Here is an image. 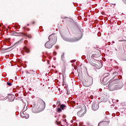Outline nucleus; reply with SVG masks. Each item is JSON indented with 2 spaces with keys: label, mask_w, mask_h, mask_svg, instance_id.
Returning a JSON list of instances; mask_svg holds the SVG:
<instances>
[{
  "label": "nucleus",
  "mask_w": 126,
  "mask_h": 126,
  "mask_svg": "<svg viewBox=\"0 0 126 126\" xmlns=\"http://www.w3.org/2000/svg\"><path fill=\"white\" fill-rule=\"evenodd\" d=\"M123 87V85H114L113 83H111L108 85V89L110 91H114L115 90H119V89H121Z\"/></svg>",
  "instance_id": "f257e3e1"
},
{
  "label": "nucleus",
  "mask_w": 126,
  "mask_h": 126,
  "mask_svg": "<svg viewBox=\"0 0 126 126\" xmlns=\"http://www.w3.org/2000/svg\"><path fill=\"white\" fill-rule=\"evenodd\" d=\"M48 39L49 40L48 41L49 42L55 45V44L57 43V40L58 39V37H57V35H56L55 33H54L49 35Z\"/></svg>",
  "instance_id": "f03ea898"
},
{
  "label": "nucleus",
  "mask_w": 126,
  "mask_h": 126,
  "mask_svg": "<svg viewBox=\"0 0 126 126\" xmlns=\"http://www.w3.org/2000/svg\"><path fill=\"white\" fill-rule=\"evenodd\" d=\"M63 39V40H64L65 41H67V42H76L77 41H78L79 40H80V38H72V39H69L67 38L66 37H64V36H63L62 35H61Z\"/></svg>",
  "instance_id": "7ed1b4c3"
},
{
  "label": "nucleus",
  "mask_w": 126,
  "mask_h": 126,
  "mask_svg": "<svg viewBox=\"0 0 126 126\" xmlns=\"http://www.w3.org/2000/svg\"><path fill=\"white\" fill-rule=\"evenodd\" d=\"M86 114V111L84 109L81 108L77 113V116L80 118L83 117Z\"/></svg>",
  "instance_id": "20e7f679"
},
{
  "label": "nucleus",
  "mask_w": 126,
  "mask_h": 126,
  "mask_svg": "<svg viewBox=\"0 0 126 126\" xmlns=\"http://www.w3.org/2000/svg\"><path fill=\"white\" fill-rule=\"evenodd\" d=\"M92 109L93 111H97L99 109V103L97 102H94L92 105Z\"/></svg>",
  "instance_id": "39448f33"
},
{
  "label": "nucleus",
  "mask_w": 126,
  "mask_h": 126,
  "mask_svg": "<svg viewBox=\"0 0 126 126\" xmlns=\"http://www.w3.org/2000/svg\"><path fill=\"white\" fill-rule=\"evenodd\" d=\"M100 81L103 85H106V84L109 82V80L108 78L103 77L100 78Z\"/></svg>",
  "instance_id": "423d86ee"
},
{
  "label": "nucleus",
  "mask_w": 126,
  "mask_h": 126,
  "mask_svg": "<svg viewBox=\"0 0 126 126\" xmlns=\"http://www.w3.org/2000/svg\"><path fill=\"white\" fill-rule=\"evenodd\" d=\"M54 45H55L54 43H52L48 41L45 44V48H47V49H51V48H52Z\"/></svg>",
  "instance_id": "0eeeda50"
},
{
  "label": "nucleus",
  "mask_w": 126,
  "mask_h": 126,
  "mask_svg": "<svg viewBox=\"0 0 126 126\" xmlns=\"http://www.w3.org/2000/svg\"><path fill=\"white\" fill-rule=\"evenodd\" d=\"M87 83L89 84V85H92L93 84V78L92 77H89L87 79Z\"/></svg>",
  "instance_id": "6e6552de"
},
{
  "label": "nucleus",
  "mask_w": 126,
  "mask_h": 126,
  "mask_svg": "<svg viewBox=\"0 0 126 126\" xmlns=\"http://www.w3.org/2000/svg\"><path fill=\"white\" fill-rule=\"evenodd\" d=\"M41 105L39 106V108H42V109H45V107H46V103L45 102L43 101V100H40Z\"/></svg>",
  "instance_id": "1a4fd4ad"
},
{
  "label": "nucleus",
  "mask_w": 126,
  "mask_h": 126,
  "mask_svg": "<svg viewBox=\"0 0 126 126\" xmlns=\"http://www.w3.org/2000/svg\"><path fill=\"white\" fill-rule=\"evenodd\" d=\"M21 116L22 118L25 119H29V115L26 114L25 111L23 112V114H21Z\"/></svg>",
  "instance_id": "9d476101"
},
{
  "label": "nucleus",
  "mask_w": 126,
  "mask_h": 126,
  "mask_svg": "<svg viewBox=\"0 0 126 126\" xmlns=\"http://www.w3.org/2000/svg\"><path fill=\"white\" fill-rule=\"evenodd\" d=\"M119 75V72H114L112 73V76L113 78H115L116 76H118Z\"/></svg>",
  "instance_id": "9b49d317"
},
{
  "label": "nucleus",
  "mask_w": 126,
  "mask_h": 126,
  "mask_svg": "<svg viewBox=\"0 0 126 126\" xmlns=\"http://www.w3.org/2000/svg\"><path fill=\"white\" fill-rule=\"evenodd\" d=\"M15 98V96H14V95H11V98H9V100H10L11 102H12V101H14V100Z\"/></svg>",
  "instance_id": "f8f14e48"
},
{
  "label": "nucleus",
  "mask_w": 126,
  "mask_h": 126,
  "mask_svg": "<svg viewBox=\"0 0 126 126\" xmlns=\"http://www.w3.org/2000/svg\"><path fill=\"white\" fill-rule=\"evenodd\" d=\"M118 42H123V45H125V47H126V40H119Z\"/></svg>",
  "instance_id": "ddd939ff"
},
{
  "label": "nucleus",
  "mask_w": 126,
  "mask_h": 126,
  "mask_svg": "<svg viewBox=\"0 0 126 126\" xmlns=\"http://www.w3.org/2000/svg\"><path fill=\"white\" fill-rule=\"evenodd\" d=\"M110 75V73H106L104 74L103 77H105L106 78H108V77H109Z\"/></svg>",
  "instance_id": "4468645a"
},
{
  "label": "nucleus",
  "mask_w": 126,
  "mask_h": 126,
  "mask_svg": "<svg viewBox=\"0 0 126 126\" xmlns=\"http://www.w3.org/2000/svg\"><path fill=\"white\" fill-rule=\"evenodd\" d=\"M61 60L62 61H64V53H63L61 55Z\"/></svg>",
  "instance_id": "2eb2a0df"
},
{
  "label": "nucleus",
  "mask_w": 126,
  "mask_h": 126,
  "mask_svg": "<svg viewBox=\"0 0 126 126\" xmlns=\"http://www.w3.org/2000/svg\"><path fill=\"white\" fill-rule=\"evenodd\" d=\"M65 107V105H64V104L60 105V108H61V109H62V110H63V109H64Z\"/></svg>",
  "instance_id": "dca6fc26"
},
{
  "label": "nucleus",
  "mask_w": 126,
  "mask_h": 126,
  "mask_svg": "<svg viewBox=\"0 0 126 126\" xmlns=\"http://www.w3.org/2000/svg\"><path fill=\"white\" fill-rule=\"evenodd\" d=\"M59 120H60V118L57 119V121H56V124L59 126V125H61V122H58Z\"/></svg>",
  "instance_id": "f3484780"
},
{
  "label": "nucleus",
  "mask_w": 126,
  "mask_h": 126,
  "mask_svg": "<svg viewBox=\"0 0 126 126\" xmlns=\"http://www.w3.org/2000/svg\"><path fill=\"white\" fill-rule=\"evenodd\" d=\"M57 112H58V113H61V112H62V108H58L57 109Z\"/></svg>",
  "instance_id": "a211bd4d"
},
{
  "label": "nucleus",
  "mask_w": 126,
  "mask_h": 126,
  "mask_svg": "<svg viewBox=\"0 0 126 126\" xmlns=\"http://www.w3.org/2000/svg\"><path fill=\"white\" fill-rule=\"evenodd\" d=\"M0 100H4V97L0 95Z\"/></svg>",
  "instance_id": "6ab92c4d"
},
{
  "label": "nucleus",
  "mask_w": 126,
  "mask_h": 126,
  "mask_svg": "<svg viewBox=\"0 0 126 126\" xmlns=\"http://www.w3.org/2000/svg\"><path fill=\"white\" fill-rule=\"evenodd\" d=\"M7 84L9 86H11V83L8 82V83H7Z\"/></svg>",
  "instance_id": "aec40b11"
},
{
  "label": "nucleus",
  "mask_w": 126,
  "mask_h": 126,
  "mask_svg": "<svg viewBox=\"0 0 126 126\" xmlns=\"http://www.w3.org/2000/svg\"><path fill=\"white\" fill-rule=\"evenodd\" d=\"M20 42V40L19 41H18V42H16L15 44V45H17L18 44H19V42Z\"/></svg>",
  "instance_id": "412c9836"
},
{
  "label": "nucleus",
  "mask_w": 126,
  "mask_h": 126,
  "mask_svg": "<svg viewBox=\"0 0 126 126\" xmlns=\"http://www.w3.org/2000/svg\"><path fill=\"white\" fill-rule=\"evenodd\" d=\"M27 53H30V51L29 50H26Z\"/></svg>",
  "instance_id": "4be33fe9"
},
{
  "label": "nucleus",
  "mask_w": 126,
  "mask_h": 126,
  "mask_svg": "<svg viewBox=\"0 0 126 126\" xmlns=\"http://www.w3.org/2000/svg\"><path fill=\"white\" fill-rule=\"evenodd\" d=\"M67 95H69V92L68 91H67Z\"/></svg>",
  "instance_id": "5701e85b"
},
{
  "label": "nucleus",
  "mask_w": 126,
  "mask_h": 126,
  "mask_svg": "<svg viewBox=\"0 0 126 126\" xmlns=\"http://www.w3.org/2000/svg\"><path fill=\"white\" fill-rule=\"evenodd\" d=\"M125 3L126 4V0L124 1Z\"/></svg>",
  "instance_id": "b1692460"
},
{
  "label": "nucleus",
  "mask_w": 126,
  "mask_h": 126,
  "mask_svg": "<svg viewBox=\"0 0 126 126\" xmlns=\"http://www.w3.org/2000/svg\"><path fill=\"white\" fill-rule=\"evenodd\" d=\"M32 24H35V22H32Z\"/></svg>",
  "instance_id": "393cba45"
},
{
  "label": "nucleus",
  "mask_w": 126,
  "mask_h": 126,
  "mask_svg": "<svg viewBox=\"0 0 126 126\" xmlns=\"http://www.w3.org/2000/svg\"><path fill=\"white\" fill-rule=\"evenodd\" d=\"M115 50H116V51H118V49H115Z\"/></svg>",
  "instance_id": "a878e982"
},
{
  "label": "nucleus",
  "mask_w": 126,
  "mask_h": 126,
  "mask_svg": "<svg viewBox=\"0 0 126 126\" xmlns=\"http://www.w3.org/2000/svg\"><path fill=\"white\" fill-rule=\"evenodd\" d=\"M56 48L58 49V48H59V47H56Z\"/></svg>",
  "instance_id": "bb28decb"
},
{
  "label": "nucleus",
  "mask_w": 126,
  "mask_h": 126,
  "mask_svg": "<svg viewBox=\"0 0 126 126\" xmlns=\"http://www.w3.org/2000/svg\"><path fill=\"white\" fill-rule=\"evenodd\" d=\"M100 125V123L98 124V126Z\"/></svg>",
  "instance_id": "cd10ccee"
},
{
  "label": "nucleus",
  "mask_w": 126,
  "mask_h": 126,
  "mask_svg": "<svg viewBox=\"0 0 126 126\" xmlns=\"http://www.w3.org/2000/svg\"><path fill=\"white\" fill-rule=\"evenodd\" d=\"M113 43H115V42L113 41Z\"/></svg>",
  "instance_id": "c85d7f7f"
}]
</instances>
